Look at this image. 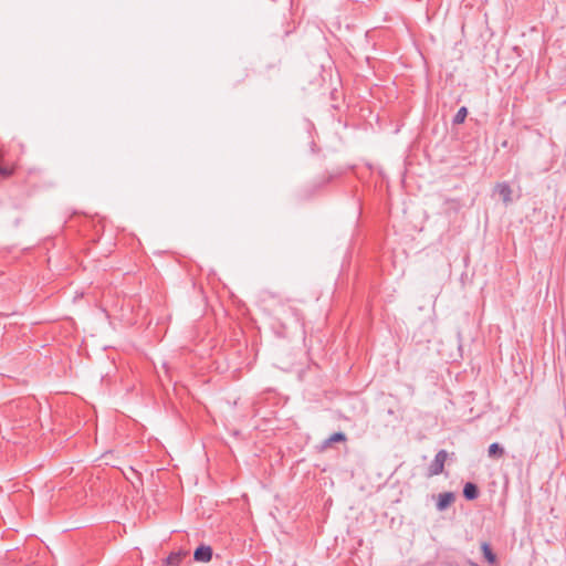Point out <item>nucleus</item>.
Returning a JSON list of instances; mask_svg holds the SVG:
<instances>
[{
  "instance_id": "12",
  "label": "nucleus",
  "mask_w": 566,
  "mask_h": 566,
  "mask_svg": "<svg viewBox=\"0 0 566 566\" xmlns=\"http://www.w3.org/2000/svg\"><path fill=\"white\" fill-rule=\"evenodd\" d=\"M470 566H481V565H479L478 563H474V562H470Z\"/></svg>"
},
{
  "instance_id": "5",
  "label": "nucleus",
  "mask_w": 566,
  "mask_h": 566,
  "mask_svg": "<svg viewBox=\"0 0 566 566\" xmlns=\"http://www.w3.org/2000/svg\"><path fill=\"white\" fill-rule=\"evenodd\" d=\"M3 157H4V153L2 150H0V178L7 179V178H10L11 176H13V174L15 172L17 166L14 164L3 165L2 164Z\"/></svg>"
},
{
  "instance_id": "3",
  "label": "nucleus",
  "mask_w": 566,
  "mask_h": 566,
  "mask_svg": "<svg viewBox=\"0 0 566 566\" xmlns=\"http://www.w3.org/2000/svg\"><path fill=\"white\" fill-rule=\"evenodd\" d=\"M495 191L501 196L503 202L509 205L512 202V188L507 182H497Z\"/></svg>"
},
{
  "instance_id": "10",
  "label": "nucleus",
  "mask_w": 566,
  "mask_h": 566,
  "mask_svg": "<svg viewBox=\"0 0 566 566\" xmlns=\"http://www.w3.org/2000/svg\"><path fill=\"white\" fill-rule=\"evenodd\" d=\"M488 454L490 458H501L504 454V449L497 442H494L490 444Z\"/></svg>"
},
{
  "instance_id": "8",
  "label": "nucleus",
  "mask_w": 566,
  "mask_h": 566,
  "mask_svg": "<svg viewBox=\"0 0 566 566\" xmlns=\"http://www.w3.org/2000/svg\"><path fill=\"white\" fill-rule=\"evenodd\" d=\"M346 440H347V437L345 433L335 432V433L331 434L326 440H324L323 448L327 449V448L332 447V444L335 442H345Z\"/></svg>"
},
{
  "instance_id": "7",
  "label": "nucleus",
  "mask_w": 566,
  "mask_h": 566,
  "mask_svg": "<svg viewBox=\"0 0 566 566\" xmlns=\"http://www.w3.org/2000/svg\"><path fill=\"white\" fill-rule=\"evenodd\" d=\"M463 496L469 501L475 500L479 496L478 486L472 482L465 483L463 488Z\"/></svg>"
},
{
  "instance_id": "11",
  "label": "nucleus",
  "mask_w": 566,
  "mask_h": 566,
  "mask_svg": "<svg viewBox=\"0 0 566 566\" xmlns=\"http://www.w3.org/2000/svg\"><path fill=\"white\" fill-rule=\"evenodd\" d=\"M468 116V108L465 106H462L458 109L457 114L453 117V124H462Z\"/></svg>"
},
{
  "instance_id": "9",
  "label": "nucleus",
  "mask_w": 566,
  "mask_h": 566,
  "mask_svg": "<svg viewBox=\"0 0 566 566\" xmlns=\"http://www.w3.org/2000/svg\"><path fill=\"white\" fill-rule=\"evenodd\" d=\"M186 556L187 552H174L166 558V564L169 566H179Z\"/></svg>"
},
{
  "instance_id": "4",
  "label": "nucleus",
  "mask_w": 566,
  "mask_h": 566,
  "mask_svg": "<svg viewBox=\"0 0 566 566\" xmlns=\"http://www.w3.org/2000/svg\"><path fill=\"white\" fill-rule=\"evenodd\" d=\"M455 496L452 492L440 493L437 502V510L442 512L454 501Z\"/></svg>"
},
{
  "instance_id": "2",
  "label": "nucleus",
  "mask_w": 566,
  "mask_h": 566,
  "mask_svg": "<svg viewBox=\"0 0 566 566\" xmlns=\"http://www.w3.org/2000/svg\"><path fill=\"white\" fill-rule=\"evenodd\" d=\"M196 562L208 563L212 558V548L208 545H200L193 553Z\"/></svg>"
},
{
  "instance_id": "1",
  "label": "nucleus",
  "mask_w": 566,
  "mask_h": 566,
  "mask_svg": "<svg viewBox=\"0 0 566 566\" xmlns=\"http://www.w3.org/2000/svg\"><path fill=\"white\" fill-rule=\"evenodd\" d=\"M448 459V452L446 450H440L433 461L430 463L428 468V476L439 475L443 472L444 463Z\"/></svg>"
},
{
  "instance_id": "6",
  "label": "nucleus",
  "mask_w": 566,
  "mask_h": 566,
  "mask_svg": "<svg viewBox=\"0 0 566 566\" xmlns=\"http://www.w3.org/2000/svg\"><path fill=\"white\" fill-rule=\"evenodd\" d=\"M481 551H482V554H483L485 560L490 565H495L497 563L496 554L492 551L491 545L489 543L483 542L481 544Z\"/></svg>"
}]
</instances>
